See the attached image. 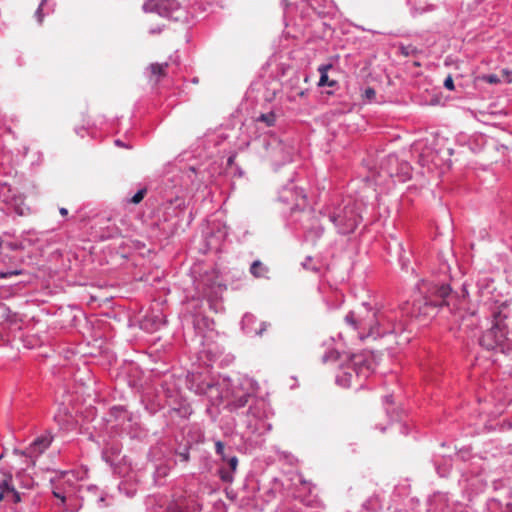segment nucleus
<instances>
[{
    "label": "nucleus",
    "mask_w": 512,
    "mask_h": 512,
    "mask_svg": "<svg viewBox=\"0 0 512 512\" xmlns=\"http://www.w3.org/2000/svg\"><path fill=\"white\" fill-rule=\"evenodd\" d=\"M386 318L384 312L373 308L367 302H363L345 316V321L357 331L361 340L367 338L378 339L392 334L400 335L404 332V327L400 324H393L392 328L382 327Z\"/></svg>",
    "instance_id": "nucleus-1"
},
{
    "label": "nucleus",
    "mask_w": 512,
    "mask_h": 512,
    "mask_svg": "<svg viewBox=\"0 0 512 512\" xmlns=\"http://www.w3.org/2000/svg\"><path fill=\"white\" fill-rule=\"evenodd\" d=\"M479 344L495 353L512 354V311L508 306L493 313L492 325L483 332Z\"/></svg>",
    "instance_id": "nucleus-2"
},
{
    "label": "nucleus",
    "mask_w": 512,
    "mask_h": 512,
    "mask_svg": "<svg viewBox=\"0 0 512 512\" xmlns=\"http://www.w3.org/2000/svg\"><path fill=\"white\" fill-rule=\"evenodd\" d=\"M419 289L425 293L413 302L412 314L415 317L432 318L436 315L438 307L448 305L451 287L445 283L422 282Z\"/></svg>",
    "instance_id": "nucleus-3"
},
{
    "label": "nucleus",
    "mask_w": 512,
    "mask_h": 512,
    "mask_svg": "<svg viewBox=\"0 0 512 512\" xmlns=\"http://www.w3.org/2000/svg\"><path fill=\"white\" fill-rule=\"evenodd\" d=\"M76 479L74 472L64 473V484L62 488L56 487L53 495L60 500L61 505L67 512H77L83 505L85 497L97 496L98 488L94 485L74 486L72 481Z\"/></svg>",
    "instance_id": "nucleus-4"
},
{
    "label": "nucleus",
    "mask_w": 512,
    "mask_h": 512,
    "mask_svg": "<svg viewBox=\"0 0 512 512\" xmlns=\"http://www.w3.org/2000/svg\"><path fill=\"white\" fill-rule=\"evenodd\" d=\"M256 144L258 153L270 161L275 170L292 161L293 148L273 135L259 137Z\"/></svg>",
    "instance_id": "nucleus-5"
},
{
    "label": "nucleus",
    "mask_w": 512,
    "mask_h": 512,
    "mask_svg": "<svg viewBox=\"0 0 512 512\" xmlns=\"http://www.w3.org/2000/svg\"><path fill=\"white\" fill-rule=\"evenodd\" d=\"M329 219L339 234L348 235L355 231L362 217L357 204L351 199H347L329 214Z\"/></svg>",
    "instance_id": "nucleus-6"
},
{
    "label": "nucleus",
    "mask_w": 512,
    "mask_h": 512,
    "mask_svg": "<svg viewBox=\"0 0 512 512\" xmlns=\"http://www.w3.org/2000/svg\"><path fill=\"white\" fill-rule=\"evenodd\" d=\"M370 373L369 361L363 355L353 354L349 357L348 362L341 366V371L336 376V383L348 388L352 385L353 378L363 380L368 378ZM359 386H363L362 381H360Z\"/></svg>",
    "instance_id": "nucleus-7"
},
{
    "label": "nucleus",
    "mask_w": 512,
    "mask_h": 512,
    "mask_svg": "<svg viewBox=\"0 0 512 512\" xmlns=\"http://www.w3.org/2000/svg\"><path fill=\"white\" fill-rule=\"evenodd\" d=\"M245 428L244 434L262 436L272 429V425L266 421L265 402L255 401L249 405L245 415L239 419Z\"/></svg>",
    "instance_id": "nucleus-8"
},
{
    "label": "nucleus",
    "mask_w": 512,
    "mask_h": 512,
    "mask_svg": "<svg viewBox=\"0 0 512 512\" xmlns=\"http://www.w3.org/2000/svg\"><path fill=\"white\" fill-rule=\"evenodd\" d=\"M202 502L196 494L184 492L173 496L166 505L151 508L150 512H201Z\"/></svg>",
    "instance_id": "nucleus-9"
},
{
    "label": "nucleus",
    "mask_w": 512,
    "mask_h": 512,
    "mask_svg": "<svg viewBox=\"0 0 512 512\" xmlns=\"http://www.w3.org/2000/svg\"><path fill=\"white\" fill-rule=\"evenodd\" d=\"M143 10L149 13H157L161 17L180 20L184 14V9L178 0H146L143 4Z\"/></svg>",
    "instance_id": "nucleus-10"
},
{
    "label": "nucleus",
    "mask_w": 512,
    "mask_h": 512,
    "mask_svg": "<svg viewBox=\"0 0 512 512\" xmlns=\"http://www.w3.org/2000/svg\"><path fill=\"white\" fill-rule=\"evenodd\" d=\"M24 200V196L7 183L0 185V202L6 205L7 210H12L19 216L25 215L29 208Z\"/></svg>",
    "instance_id": "nucleus-11"
},
{
    "label": "nucleus",
    "mask_w": 512,
    "mask_h": 512,
    "mask_svg": "<svg viewBox=\"0 0 512 512\" xmlns=\"http://www.w3.org/2000/svg\"><path fill=\"white\" fill-rule=\"evenodd\" d=\"M278 199L280 202L290 205V209L294 211L305 205L306 194L302 188H298L291 180L279 190Z\"/></svg>",
    "instance_id": "nucleus-12"
},
{
    "label": "nucleus",
    "mask_w": 512,
    "mask_h": 512,
    "mask_svg": "<svg viewBox=\"0 0 512 512\" xmlns=\"http://www.w3.org/2000/svg\"><path fill=\"white\" fill-rule=\"evenodd\" d=\"M387 165L388 175L396 181L404 183L411 178V165L407 161L399 160L396 155L390 154L387 157Z\"/></svg>",
    "instance_id": "nucleus-13"
},
{
    "label": "nucleus",
    "mask_w": 512,
    "mask_h": 512,
    "mask_svg": "<svg viewBox=\"0 0 512 512\" xmlns=\"http://www.w3.org/2000/svg\"><path fill=\"white\" fill-rule=\"evenodd\" d=\"M255 401H259L255 399L253 395L247 391H245L241 387H236L230 397H227L225 407L230 412H238L240 409L244 408L246 405H250Z\"/></svg>",
    "instance_id": "nucleus-14"
},
{
    "label": "nucleus",
    "mask_w": 512,
    "mask_h": 512,
    "mask_svg": "<svg viewBox=\"0 0 512 512\" xmlns=\"http://www.w3.org/2000/svg\"><path fill=\"white\" fill-rule=\"evenodd\" d=\"M0 492L7 496L8 503L17 504L21 502V493L16 490L10 472L6 473L5 477L0 480Z\"/></svg>",
    "instance_id": "nucleus-15"
},
{
    "label": "nucleus",
    "mask_w": 512,
    "mask_h": 512,
    "mask_svg": "<svg viewBox=\"0 0 512 512\" xmlns=\"http://www.w3.org/2000/svg\"><path fill=\"white\" fill-rule=\"evenodd\" d=\"M238 458L235 455H229L225 462L218 468V475L225 483H232L238 467Z\"/></svg>",
    "instance_id": "nucleus-16"
},
{
    "label": "nucleus",
    "mask_w": 512,
    "mask_h": 512,
    "mask_svg": "<svg viewBox=\"0 0 512 512\" xmlns=\"http://www.w3.org/2000/svg\"><path fill=\"white\" fill-rule=\"evenodd\" d=\"M256 323V317L251 313H246L241 321L242 330L249 336H261L268 325L266 322H261L257 328L255 327Z\"/></svg>",
    "instance_id": "nucleus-17"
},
{
    "label": "nucleus",
    "mask_w": 512,
    "mask_h": 512,
    "mask_svg": "<svg viewBox=\"0 0 512 512\" xmlns=\"http://www.w3.org/2000/svg\"><path fill=\"white\" fill-rule=\"evenodd\" d=\"M460 481L473 492L482 491L487 486V481L481 472H477L475 475L463 473Z\"/></svg>",
    "instance_id": "nucleus-18"
},
{
    "label": "nucleus",
    "mask_w": 512,
    "mask_h": 512,
    "mask_svg": "<svg viewBox=\"0 0 512 512\" xmlns=\"http://www.w3.org/2000/svg\"><path fill=\"white\" fill-rule=\"evenodd\" d=\"M407 4L410 6V13L413 17L432 12L437 8L435 4L429 3L428 0H407Z\"/></svg>",
    "instance_id": "nucleus-19"
},
{
    "label": "nucleus",
    "mask_w": 512,
    "mask_h": 512,
    "mask_svg": "<svg viewBox=\"0 0 512 512\" xmlns=\"http://www.w3.org/2000/svg\"><path fill=\"white\" fill-rule=\"evenodd\" d=\"M51 444V439L49 437H38L36 438L30 446L27 448V454L32 456H38L42 454Z\"/></svg>",
    "instance_id": "nucleus-20"
},
{
    "label": "nucleus",
    "mask_w": 512,
    "mask_h": 512,
    "mask_svg": "<svg viewBox=\"0 0 512 512\" xmlns=\"http://www.w3.org/2000/svg\"><path fill=\"white\" fill-rule=\"evenodd\" d=\"M283 491V482L278 478H273L269 483V487L264 492V499L266 502H270L276 499L279 495H282Z\"/></svg>",
    "instance_id": "nucleus-21"
},
{
    "label": "nucleus",
    "mask_w": 512,
    "mask_h": 512,
    "mask_svg": "<svg viewBox=\"0 0 512 512\" xmlns=\"http://www.w3.org/2000/svg\"><path fill=\"white\" fill-rule=\"evenodd\" d=\"M163 325H165V320L162 313L146 315L142 322V327L151 331L158 330Z\"/></svg>",
    "instance_id": "nucleus-22"
},
{
    "label": "nucleus",
    "mask_w": 512,
    "mask_h": 512,
    "mask_svg": "<svg viewBox=\"0 0 512 512\" xmlns=\"http://www.w3.org/2000/svg\"><path fill=\"white\" fill-rule=\"evenodd\" d=\"M362 508L365 511L377 512L382 508V501L378 495H372L362 504Z\"/></svg>",
    "instance_id": "nucleus-23"
},
{
    "label": "nucleus",
    "mask_w": 512,
    "mask_h": 512,
    "mask_svg": "<svg viewBox=\"0 0 512 512\" xmlns=\"http://www.w3.org/2000/svg\"><path fill=\"white\" fill-rule=\"evenodd\" d=\"M110 415L116 420V421H122L127 419L128 421H131L132 415L126 410L124 406H113L110 408Z\"/></svg>",
    "instance_id": "nucleus-24"
},
{
    "label": "nucleus",
    "mask_w": 512,
    "mask_h": 512,
    "mask_svg": "<svg viewBox=\"0 0 512 512\" xmlns=\"http://www.w3.org/2000/svg\"><path fill=\"white\" fill-rule=\"evenodd\" d=\"M169 466L166 463H160L159 465L154 467V480L156 484H162V480L168 475L169 473Z\"/></svg>",
    "instance_id": "nucleus-25"
},
{
    "label": "nucleus",
    "mask_w": 512,
    "mask_h": 512,
    "mask_svg": "<svg viewBox=\"0 0 512 512\" xmlns=\"http://www.w3.org/2000/svg\"><path fill=\"white\" fill-rule=\"evenodd\" d=\"M250 273L256 278L264 277L268 268L260 260H255L250 266Z\"/></svg>",
    "instance_id": "nucleus-26"
},
{
    "label": "nucleus",
    "mask_w": 512,
    "mask_h": 512,
    "mask_svg": "<svg viewBox=\"0 0 512 512\" xmlns=\"http://www.w3.org/2000/svg\"><path fill=\"white\" fill-rule=\"evenodd\" d=\"M302 267L307 270L311 271L315 274H320L321 272V266L314 263L313 258L308 256L306 259L301 263Z\"/></svg>",
    "instance_id": "nucleus-27"
},
{
    "label": "nucleus",
    "mask_w": 512,
    "mask_h": 512,
    "mask_svg": "<svg viewBox=\"0 0 512 512\" xmlns=\"http://www.w3.org/2000/svg\"><path fill=\"white\" fill-rule=\"evenodd\" d=\"M16 479L19 481L20 485L25 489H31L34 486L33 478L26 475L24 472L17 473Z\"/></svg>",
    "instance_id": "nucleus-28"
},
{
    "label": "nucleus",
    "mask_w": 512,
    "mask_h": 512,
    "mask_svg": "<svg viewBox=\"0 0 512 512\" xmlns=\"http://www.w3.org/2000/svg\"><path fill=\"white\" fill-rule=\"evenodd\" d=\"M168 67V63H152L149 66V69L153 75L158 77L164 76L166 74V69Z\"/></svg>",
    "instance_id": "nucleus-29"
},
{
    "label": "nucleus",
    "mask_w": 512,
    "mask_h": 512,
    "mask_svg": "<svg viewBox=\"0 0 512 512\" xmlns=\"http://www.w3.org/2000/svg\"><path fill=\"white\" fill-rule=\"evenodd\" d=\"M316 6H319L320 8L319 9H314L319 15H327V14H330L333 12L335 6H334V3L333 1L331 0V6H328V7H324V2L321 1V0H318L316 3H315Z\"/></svg>",
    "instance_id": "nucleus-30"
},
{
    "label": "nucleus",
    "mask_w": 512,
    "mask_h": 512,
    "mask_svg": "<svg viewBox=\"0 0 512 512\" xmlns=\"http://www.w3.org/2000/svg\"><path fill=\"white\" fill-rule=\"evenodd\" d=\"M215 452L218 456H220L222 463L225 462L227 457L229 456L225 453L224 443L220 440H217L215 442Z\"/></svg>",
    "instance_id": "nucleus-31"
},
{
    "label": "nucleus",
    "mask_w": 512,
    "mask_h": 512,
    "mask_svg": "<svg viewBox=\"0 0 512 512\" xmlns=\"http://www.w3.org/2000/svg\"><path fill=\"white\" fill-rule=\"evenodd\" d=\"M275 120H276L275 114L272 112L267 113V114H261L258 117V121L266 123L267 126H273L275 123Z\"/></svg>",
    "instance_id": "nucleus-32"
},
{
    "label": "nucleus",
    "mask_w": 512,
    "mask_h": 512,
    "mask_svg": "<svg viewBox=\"0 0 512 512\" xmlns=\"http://www.w3.org/2000/svg\"><path fill=\"white\" fill-rule=\"evenodd\" d=\"M176 456L179 458V461L188 462L190 459V448L185 446L183 449L177 450Z\"/></svg>",
    "instance_id": "nucleus-33"
},
{
    "label": "nucleus",
    "mask_w": 512,
    "mask_h": 512,
    "mask_svg": "<svg viewBox=\"0 0 512 512\" xmlns=\"http://www.w3.org/2000/svg\"><path fill=\"white\" fill-rule=\"evenodd\" d=\"M336 84H337V82L335 80H330L329 79L328 74H325V73L320 74V79H319V82H318V85L320 87H323V86L333 87Z\"/></svg>",
    "instance_id": "nucleus-34"
},
{
    "label": "nucleus",
    "mask_w": 512,
    "mask_h": 512,
    "mask_svg": "<svg viewBox=\"0 0 512 512\" xmlns=\"http://www.w3.org/2000/svg\"><path fill=\"white\" fill-rule=\"evenodd\" d=\"M384 316L387 318L384 320L382 327L392 328L393 324H400L403 327V324L401 322H397L393 315L384 312Z\"/></svg>",
    "instance_id": "nucleus-35"
},
{
    "label": "nucleus",
    "mask_w": 512,
    "mask_h": 512,
    "mask_svg": "<svg viewBox=\"0 0 512 512\" xmlns=\"http://www.w3.org/2000/svg\"><path fill=\"white\" fill-rule=\"evenodd\" d=\"M146 188H142L140 190H138L133 196L132 198L129 200L130 203H133V204H138L140 203L144 196L146 195Z\"/></svg>",
    "instance_id": "nucleus-36"
},
{
    "label": "nucleus",
    "mask_w": 512,
    "mask_h": 512,
    "mask_svg": "<svg viewBox=\"0 0 512 512\" xmlns=\"http://www.w3.org/2000/svg\"><path fill=\"white\" fill-rule=\"evenodd\" d=\"M306 232L308 235H314L316 238H319L322 236L324 228L317 224L316 226L306 228Z\"/></svg>",
    "instance_id": "nucleus-37"
},
{
    "label": "nucleus",
    "mask_w": 512,
    "mask_h": 512,
    "mask_svg": "<svg viewBox=\"0 0 512 512\" xmlns=\"http://www.w3.org/2000/svg\"><path fill=\"white\" fill-rule=\"evenodd\" d=\"M400 51L404 56H414L418 52L417 48L413 45L401 46Z\"/></svg>",
    "instance_id": "nucleus-38"
},
{
    "label": "nucleus",
    "mask_w": 512,
    "mask_h": 512,
    "mask_svg": "<svg viewBox=\"0 0 512 512\" xmlns=\"http://www.w3.org/2000/svg\"><path fill=\"white\" fill-rule=\"evenodd\" d=\"M481 79L489 84H498L500 83V78L496 74H487L483 75Z\"/></svg>",
    "instance_id": "nucleus-39"
},
{
    "label": "nucleus",
    "mask_w": 512,
    "mask_h": 512,
    "mask_svg": "<svg viewBox=\"0 0 512 512\" xmlns=\"http://www.w3.org/2000/svg\"><path fill=\"white\" fill-rule=\"evenodd\" d=\"M364 98L368 101V102H372L375 100L376 98V91L374 90V88L372 87H367L365 90H364V94H363Z\"/></svg>",
    "instance_id": "nucleus-40"
},
{
    "label": "nucleus",
    "mask_w": 512,
    "mask_h": 512,
    "mask_svg": "<svg viewBox=\"0 0 512 512\" xmlns=\"http://www.w3.org/2000/svg\"><path fill=\"white\" fill-rule=\"evenodd\" d=\"M339 357V353L335 350H329L327 351L323 357H322V361L325 363V362H328L330 360H336L337 358Z\"/></svg>",
    "instance_id": "nucleus-41"
},
{
    "label": "nucleus",
    "mask_w": 512,
    "mask_h": 512,
    "mask_svg": "<svg viewBox=\"0 0 512 512\" xmlns=\"http://www.w3.org/2000/svg\"><path fill=\"white\" fill-rule=\"evenodd\" d=\"M47 2V0H42L39 7L37 8L35 12V17L39 23H42L44 14H43V6Z\"/></svg>",
    "instance_id": "nucleus-42"
},
{
    "label": "nucleus",
    "mask_w": 512,
    "mask_h": 512,
    "mask_svg": "<svg viewBox=\"0 0 512 512\" xmlns=\"http://www.w3.org/2000/svg\"><path fill=\"white\" fill-rule=\"evenodd\" d=\"M22 274V271L21 270H8V271H0V279H6V278H10L12 276H15V275H20Z\"/></svg>",
    "instance_id": "nucleus-43"
},
{
    "label": "nucleus",
    "mask_w": 512,
    "mask_h": 512,
    "mask_svg": "<svg viewBox=\"0 0 512 512\" xmlns=\"http://www.w3.org/2000/svg\"><path fill=\"white\" fill-rule=\"evenodd\" d=\"M333 67V65L331 63H327V64H322L318 67V72L320 74L322 73H325V74H328V71Z\"/></svg>",
    "instance_id": "nucleus-44"
},
{
    "label": "nucleus",
    "mask_w": 512,
    "mask_h": 512,
    "mask_svg": "<svg viewBox=\"0 0 512 512\" xmlns=\"http://www.w3.org/2000/svg\"><path fill=\"white\" fill-rule=\"evenodd\" d=\"M444 87L448 90H454V81L451 76H448L444 80Z\"/></svg>",
    "instance_id": "nucleus-45"
},
{
    "label": "nucleus",
    "mask_w": 512,
    "mask_h": 512,
    "mask_svg": "<svg viewBox=\"0 0 512 512\" xmlns=\"http://www.w3.org/2000/svg\"><path fill=\"white\" fill-rule=\"evenodd\" d=\"M502 74L505 76V79L508 83L512 82V71L508 69H503Z\"/></svg>",
    "instance_id": "nucleus-46"
},
{
    "label": "nucleus",
    "mask_w": 512,
    "mask_h": 512,
    "mask_svg": "<svg viewBox=\"0 0 512 512\" xmlns=\"http://www.w3.org/2000/svg\"><path fill=\"white\" fill-rule=\"evenodd\" d=\"M235 159H236V154H231L227 159V165L231 167L234 164Z\"/></svg>",
    "instance_id": "nucleus-47"
},
{
    "label": "nucleus",
    "mask_w": 512,
    "mask_h": 512,
    "mask_svg": "<svg viewBox=\"0 0 512 512\" xmlns=\"http://www.w3.org/2000/svg\"><path fill=\"white\" fill-rule=\"evenodd\" d=\"M188 177L191 179L192 182H194L195 180L192 178V175H197V172L195 170L194 167H190L189 170H188Z\"/></svg>",
    "instance_id": "nucleus-48"
},
{
    "label": "nucleus",
    "mask_w": 512,
    "mask_h": 512,
    "mask_svg": "<svg viewBox=\"0 0 512 512\" xmlns=\"http://www.w3.org/2000/svg\"><path fill=\"white\" fill-rule=\"evenodd\" d=\"M385 404H392L393 403V396L392 395H386L384 397Z\"/></svg>",
    "instance_id": "nucleus-49"
},
{
    "label": "nucleus",
    "mask_w": 512,
    "mask_h": 512,
    "mask_svg": "<svg viewBox=\"0 0 512 512\" xmlns=\"http://www.w3.org/2000/svg\"><path fill=\"white\" fill-rule=\"evenodd\" d=\"M59 213L62 215V216H67L68 215V210L64 207H61L59 209Z\"/></svg>",
    "instance_id": "nucleus-50"
},
{
    "label": "nucleus",
    "mask_w": 512,
    "mask_h": 512,
    "mask_svg": "<svg viewBox=\"0 0 512 512\" xmlns=\"http://www.w3.org/2000/svg\"><path fill=\"white\" fill-rule=\"evenodd\" d=\"M2 501H6L7 502V496H5L2 492H0V503Z\"/></svg>",
    "instance_id": "nucleus-51"
},
{
    "label": "nucleus",
    "mask_w": 512,
    "mask_h": 512,
    "mask_svg": "<svg viewBox=\"0 0 512 512\" xmlns=\"http://www.w3.org/2000/svg\"><path fill=\"white\" fill-rule=\"evenodd\" d=\"M115 144L118 146H123L124 144L121 142V140H116Z\"/></svg>",
    "instance_id": "nucleus-52"
},
{
    "label": "nucleus",
    "mask_w": 512,
    "mask_h": 512,
    "mask_svg": "<svg viewBox=\"0 0 512 512\" xmlns=\"http://www.w3.org/2000/svg\"><path fill=\"white\" fill-rule=\"evenodd\" d=\"M201 320H202L203 322H205V324H207V323H208V321H209V319H208L207 317H202V318H201Z\"/></svg>",
    "instance_id": "nucleus-53"
},
{
    "label": "nucleus",
    "mask_w": 512,
    "mask_h": 512,
    "mask_svg": "<svg viewBox=\"0 0 512 512\" xmlns=\"http://www.w3.org/2000/svg\"><path fill=\"white\" fill-rule=\"evenodd\" d=\"M84 131L83 128L79 129V130H76L77 134H80L81 136H83V134H81V132Z\"/></svg>",
    "instance_id": "nucleus-54"
},
{
    "label": "nucleus",
    "mask_w": 512,
    "mask_h": 512,
    "mask_svg": "<svg viewBox=\"0 0 512 512\" xmlns=\"http://www.w3.org/2000/svg\"><path fill=\"white\" fill-rule=\"evenodd\" d=\"M474 320H475V316H474V315H471V316H470V321H471L472 323H474Z\"/></svg>",
    "instance_id": "nucleus-55"
},
{
    "label": "nucleus",
    "mask_w": 512,
    "mask_h": 512,
    "mask_svg": "<svg viewBox=\"0 0 512 512\" xmlns=\"http://www.w3.org/2000/svg\"><path fill=\"white\" fill-rule=\"evenodd\" d=\"M303 214H304V216L310 217L311 213L310 212H304Z\"/></svg>",
    "instance_id": "nucleus-56"
},
{
    "label": "nucleus",
    "mask_w": 512,
    "mask_h": 512,
    "mask_svg": "<svg viewBox=\"0 0 512 512\" xmlns=\"http://www.w3.org/2000/svg\"><path fill=\"white\" fill-rule=\"evenodd\" d=\"M98 501L103 502L104 498L102 496L99 497Z\"/></svg>",
    "instance_id": "nucleus-57"
},
{
    "label": "nucleus",
    "mask_w": 512,
    "mask_h": 512,
    "mask_svg": "<svg viewBox=\"0 0 512 512\" xmlns=\"http://www.w3.org/2000/svg\"><path fill=\"white\" fill-rule=\"evenodd\" d=\"M465 325V320H463V322L460 324L461 327H463Z\"/></svg>",
    "instance_id": "nucleus-58"
}]
</instances>
